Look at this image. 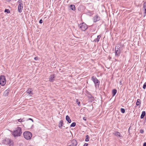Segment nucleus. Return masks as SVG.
I'll return each instance as SVG.
<instances>
[{"label": "nucleus", "mask_w": 146, "mask_h": 146, "mask_svg": "<svg viewBox=\"0 0 146 146\" xmlns=\"http://www.w3.org/2000/svg\"><path fill=\"white\" fill-rule=\"evenodd\" d=\"M122 50V47L121 44L120 43H119L115 48V56L116 57H119Z\"/></svg>", "instance_id": "obj_1"}, {"label": "nucleus", "mask_w": 146, "mask_h": 146, "mask_svg": "<svg viewBox=\"0 0 146 146\" xmlns=\"http://www.w3.org/2000/svg\"><path fill=\"white\" fill-rule=\"evenodd\" d=\"M22 133L21 129L18 127L16 128L15 130L13 132V135L15 137L20 136Z\"/></svg>", "instance_id": "obj_2"}, {"label": "nucleus", "mask_w": 146, "mask_h": 146, "mask_svg": "<svg viewBox=\"0 0 146 146\" xmlns=\"http://www.w3.org/2000/svg\"><path fill=\"white\" fill-rule=\"evenodd\" d=\"M24 138L27 140L30 139L32 136V133L28 131H25L23 133Z\"/></svg>", "instance_id": "obj_3"}, {"label": "nucleus", "mask_w": 146, "mask_h": 146, "mask_svg": "<svg viewBox=\"0 0 146 146\" xmlns=\"http://www.w3.org/2000/svg\"><path fill=\"white\" fill-rule=\"evenodd\" d=\"M91 79L94 82L96 87V88L97 86L98 87L100 84V82L96 78L93 76L92 77Z\"/></svg>", "instance_id": "obj_4"}, {"label": "nucleus", "mask_w": 146, "mask_h": 146, "mask_svg": "<svg viewBox=\"0 0 146 146\" xmlns=\"http://www.w3.org/2000/svg\"><path fill=\"white\" fill-rule=\"evenodd\" d=\"M78 27L79 29L83 31H85L88 28L87 25L84 23L80 24Z\"/></svg>", "instance_id": "obj_5"}, {"label": "nucleus", "mask_w": 146, "mask_h": 146, "mask_svg": "<svg viewBox=\"0 0 146 146\" xmlns=\"http://www.w3.org/2000/svg\"><path fill=\"white\" fill-rule=\"evenodd\" d=\"M6 80L5 77L3 75H1L0 77V84L2 86H4L6 84Z\"/></svg>", "instance_id": "obj_6"}, {"label": "nucleus", "mask_w": 146, "mask_h": 146, "mask_svg": "<svg viewBox=\"0 0 146 146\" xmlns=\"http://www.w3.org/2000/svg\"><path fill=\"white\" fill-rule=\"evenodd\" d=\"M56 76L54 74H53L50 76L49 78V81L51 82H53L55 80Z\"/></svg>", "instance_id": "obj_7"}, {"label": "nucleus", "mask_w": 146, "mask_h": 146, "mask_svg": "<svg viewBox=\"0 0 146 146\" xmlns=\"http://www.w3.org/2000/svg\"><path fill=\"white\" fill-rule=\"evenodd\" d=\"M69 144L72 146H76L77 145V143L76 140L73 139L72 140Z\"/></svg>", "instance_id": "obj_8"}, {"label": "nucleus", "mask_w": 146, "mask_h": 146, "mask_svg": "<svg viewBox=\"0 0 146 146\" xmlns=\"http://www.w3.org/2000/svg\"><path fill=\"white\" fill-rule=\"evenodd\" d=\"M23 8V4H19L18 8V12L19 13L22 12Z\"/></svg>", "instance_id": "obj_9"}, {"label": "nucleus", "mask_w": 146, "mask_h": 146, "mask_svg": "<svg viewBox=\"0 0 146 146\" xmlns=\"http://www.w3.org/2000/svg\"><path fill=\"white\" fill-rule=\"evenodd\" d=\"M100 18L99 17L98 15L95 16L93 19V21L94 22H96L97 21L100 20Z\"/></svg>", "instance_id": "obj_10"}, {"label": "nucleus", "mask_w": 146, "mask_h": 146, "mask_svg": "<svg viewBox=\"0 0 146 146\" xmlns=\"http://www.w3.org/2000/svg\"><path fill=\"white\" fill-rule=\"evenodd\" d=\"M27 93L28 94L29 96H31L33 94V90H32L31 88H29L27 91Z\"/></svg>", "instance_id": "obj_11"}, {"label": "nucleus", "mask_w": 146, "mask_h": 146, "mask_svg": "<svg viewBox=\"0 0 146 146\" xmlns=\"http://www.w3.org/2000/svg\"><path fill=\"white\" fill-rule=\"evenodd\" d=\"M114 135L117 137H119L121 139L123 137L120 134L119 132H116L114 133Z\"/></svg>", "instance_id": "obj_12"}, {"label": "nucleus", "mask_w": 146, "mask_h": 146, "mask_svg": "<svg viewBox=\"0 0 146 146\" xmlns=\"http://www.w3.org/2000/svg\"><path fill=\"white\" fill-rule=\"evenodd\" d=\"M66 119L67 121L69 123H70L71 122V120L70 119L68 115H67L66 116Z\"/></svg>", "instance_id": "obj_13"}, {"label": "nucleus", "mask_w": 146, "mask_h": 146, "mask_svg": "<svg viewBox=\"0 0 146 146\" xmlns=\"http://www.w3.org/2000/svg\"><path fill=\"white\" fill-rule=\"evenodd\" d=\"M70 7L73 11H75L76 9L74 5H70Z\"/></svg>", "instance_id": "obj_14"}, {"label": "nucleus", "mask_w": 146, "mask_h": 146, "mask_svg": "<svg viewBox=\"0 0 146 146\" xmlns=\"http://www.w3.org/2000/svg\"><path fill=\"white\" fill-rule=\"evenodd\" d=\"M141 101L140 99H138L137 100V101L136 103V105L137 106L140 105L141 104Z\"/></svg>", "instance_id": "obj_15"}, {"label": "nucleus", "mask_w": 146, "mask_h": 146, "mask_svg": "<svg viewBox=\"0 0 146 146\" xmlns=\"http://www.w3.org/2000/svg\"><path fill=\"white\" fill-rule=\"evenodd\" d=\"M145 112L144 111H143L142 112V114H141V119H143L144 118L145 116Z\"/></svg>", "instance_id": "obj_16"}, {"label": "nucleus", "mask_w": 146, "mask_h": 146, "mask_svg": "<svg viewBox=\"0 0 146 146\" xmlns=\"http://www.w3.org/2000/svg\"><path fill=\"white\" fill-rule=\"evenodd\" d=\"M63 124V121L62 120H61L59 123V127L60 128H62V124Z\"/></svg>", "instance_id": "obj_17"}, {"label": "nucleus", "mask_w": 146, "mask_h": 146, "mask_svg": "<svg viewBox=\"0 0 146 146\" xmlns=\"http://www.w3.org/2000/svg\"><path fill=\"white\" fill-rule=\"evenodd\" d=\"M9 93V90H5L4 93V95L5 96H7L8 95V94Z\"/></svg>", "instance_id": "obj_18"}, {"label": "nucleus", "mask_w": 146, "mask_h": 146, "mask_svg": "<svg viewBox=\"0 0 146 146\" xmlns=\"http://www.w3.org/2000/svg\"><path fill=\"white\" fill-rule=\"evenodd\" d=\"M5 141H6L7 142V144H10L12 142V141L11 139H6Z\"/></svg>", "instance_id": "obj_19"}, {"label": "nucleus", "mask_w": 146, "mask_h": 146, "mask_svg": "<svg viewBox=\"0 0 146 146\" xmlns=\"http://www.w3.org/2000/svg\"><path fill=\"white\" fill-rule=\"evenodd\" d=\"M117 91L116 89H113L112 90V94L113 96H115L116 94Z\"/></svg>", "instance_id": "obj_20"}, {"label": "nucleus", "mask_w": 146, "mask_h": 146, "mask_svg": "<svg viewBox=\"0 0 146 146\" xmlns=\"http://www.w3.org/2000/svg\"><path fill=\"white\" fill-rule=\"evenodd\" d=\"M90 138L89 136L88 135H87L86 136V141L88 142L89 141V139Z\"/></svg>", "instance_id": "obj_21"}, {"label": "nucleus", "mask_w": 146, "mask_h": 146, "mask_svg": "<svg viewBox=\"0 0 146 146\" xmlns=\"http://www.w3.org/2000/svg\"><path fill=\"white\" fill-rule=\"evenodd\" d=\"M18 120L19 122H23V121H25L24 118L22 119H18Z\"/></svg>", "instance_id": "obj_22"}, {"label": "nucleus", "mask_w": 146, "mask_h": 146, "mask_svg": "<svg viewBox=\"0 0 146 146\" xmlns=\"http://www.w3.org/2000/svg\"><path fill=\"white\" fill-rule=\"evenodd\" d=\"M76 123L75 122L72 123L70 125V127H74L76 126Z\"/></svg>", "instance_id": "obj_23"}, {"label": "nucleus", "mask_w": 146, "mask_h": 146, "mask_svg": "<svg viewBox=\"0 0 146 146\" xmlns=\"http://www.w3.org/2000/svg\"><path fill=\"white\" fill-rule=\"evenodd\" d=\"M78 100L77 99H76V102L77 103L78 106H80V102H78Z\"/></svg>", "instance_id": "obj_24"}, {"label": "nucleus", "mask_w": 146, "mask_h": 146, "mask_svg": "<svg viewBox=\"0 0 146 146\" xmlns=\"http://www.w3.org/2000/svg\"><path fill=\"white\" fill-rule=\"evenodd\" d=\"M143 8L146 10V1L144 3Z\"/></svg>", "instance_id": "obj_25"}, {"label": "nucleus", "mask_w": 146, "mask_h": 146, "mask_svg": "<svg viewBox=\"0 0 146 146\" xmlns=\"http://www.w3.org/2000/svg\"><path fill=\"white\" fill-rule=\"evenodd\" d=\"M121 112L122 113H124L125 112V110L123 108H121Z\"/></svg>", "instance_id": "obj_26"}, {"label": "nucleus", "mask_w": 146, "mask_h": 146, "mask_svg": "<svg viewBox=\"0 0 146 146\" xmlns=\"http://www.w3.org/2000/svg\"><path fill=\"white\" fill-rule=\"evenodd\" d=\"M5 12H7V13H9L10 12V11L9 9H5Z\"/></svg>", "instance_id": "obj_27"}, {"label": "nucleus", "mask_w": 146, "mask_h": 146, "mask_svg": "<svg viewBox=\"0 0 146 146\" xmlns=\"http://www.w3.org/2000/svg\"><path fill=\"white\" fill-rule=\"evenodd\" d=\"M99 40V38H96L94 40V42H98Z\"/></svg>", "instance_id": "obj_28"}, {"label": "nucleus", "mask_w": 146, "mask_h": 146, "mask_svg": "<svg viewBox=\"0 0 146 146\" xmlns=\"http://www.w3.org/2000/svg\"><path fill=\"white\" fill-rule=\"evenodd\" d=\"M143 89H145L146 88V82H145L143 85Z\"/></svg>", "instance_id": "obj_29"}, {"label": "nucleus", "mask_w": 146, "mask_h": 146, "mask_svg": "<svg viewBox=\"0 0 146 146\" xmlns=\"http://www.w3.org/2000/svg\"><path fill=\"white\" fill-rule=\"evenodd\" d=\"M22 0H19L18 1V3H19V4H23V3H22Z\"/></svg>", "instance_id": "obj_30"}, {"label": "nucleus", "mask_w": 146, "mask_h": 146, "mask_svg": "<svg viewBox=\"0 0 146 146\" xmlns=\"http://www.w3.org/2000/svg\"><path fill=\"white\" fill-rule=\"evenodd\" d=\"M29 120H31L32 122H33V120L31 118H29L28 119H27V121H28Z\"/></svg>", "instance_id": "obj_31"}, {"label": "nucleus", "mask_w": 146, "mask_h": 146, "mask_svg": "<svg viewBox=\"0 0 146 146\" xmlns=\"http://www.w3.org/2000/svg\"><path fill=\"white\" fill-rule=\"evenodd\" d=\"M42 22H43V21H42V19H40V20L39 21V23H42Z\"/></svg>", "instance_id": "obj_32"}, {"label": "nucleus", "mask_w": 146, "mask_h": 146, "mask_svg": "<svg viewBox=\"0 0 146 146\" xmlns=\"http://www.w3.org/2000/svg\"><path fill=\"white\" fill-rule=\"evenodd\" d=\"M34 59L35 60H38V58L37 57H35L34 58Z\"/></svg>", "instance_id": "obj_33"}, {"label": "nucleus", "mask_w": 146, "mask_h": 146, "mask_svg": "<svg viewBox=\"0 0 146 146\" xmlns=\"http://www.w3.org/2000/svg\"><path fill=\"white\" fill-rule=\"evenodd\" d=\"M101 37V36L100 35H98L97 36V38L100 39V38Z\"/></svg>", "instance_id": "obj_34"}, {"label": "nucleus", "mask_w": 146, "mask_h": 146, "mask_svg": "<svg viewBox=\"0 0 146 146\" xmlns=\"http://www.w3.org/2000/svg\"><path fill=\"white\" fill-rule=\"evenodd\" d=\"M143 130L141 129L140 130V133H143Z\"/></svg>", "instance_id": "obj_35"}, {"label": "nucleus", "mask_w": 146, "mask_h": 146, "mask_svg": "<svg viewBox=\"0 0 146 146\" xmlns=\"http://www.w3.org/2000/svg\"><path fill=\"white\" fill-rule=\"evenodd\" d=\"M88 145V144L85 143L84 144V146H87Z\"/></svg>", "instance_id": "obj_36"}, {"label": "nucleus", "mask_w": 146, "mask_h": 146, "mask_svg": "<svg viewBox=\"0 0 146 146\" xmlns=\"http://www.w3.org/2000/svg\"><path fill=\"white\" fill-rule=\"evenodd\" d=\"M83 119L85 121H86V118L85 117H83Z\"/></svg>", "instance_id": "obj_37"}, {"label": "nucleus", "mask_w": 146, "mask_h": 146, "mask_svg": "<svg viewBox=\"0 0 146 146\" xmlns=\"http://www.w3.org/2000/svg\"><path fill=\"white\" fill-rule=\"evenodd\" d=\"M143 146H146V142H145L143 143Z\"/></svg>", "instance_id": "obj_38"}, {"label": "nucleus", "mask_w": 146, "mask_h": 146, "mask_svg": "<svg viewBox=\"0 0 146 146\" xmlns=\"http://www.w3.org/2000/svg\"><path fill=\"white\" fill-rule=\"evenodd\" d=\"M144 14H145V16H144V17H145L146 15V10H145V9Z\"/></svg>", "instance_id": "obj_39"}, {"label": "nucleus", "mask_w": 146, "mask_h": 146, "mask_svg": "<svg viewBox=\"0 0 146 146\" xmlns=\"http://www.w3.org/2000/svg\"><path fill=\"white\" fill-rule=\"evenodd\" d=\"M7 1H11V0H6Z\"/></svg>", "instance_id": "obj_40"}, {"label": "nucleus", "mask_w": 146, "mask_h": 146, "mask_svg": "<svg viewBox=\"0 0 146 146\" xmlns=\"http://www.w3.org/2000/svg\"><path fill=\"white\" fill-rule=\"evenodd\" d=\"M68 146H72V145H70L69 144V145Z\"/></svg>", "instance_id": "obj_41"}, {"label": "nucleus", "mask_w": 146, "mask_h": 146, "mask_svg": "<svg viewBox=\"0 0 146 146\" xmlns=\"http://www.w3.org/2000/svg\"><path fill=\"white\" fill-rule=\"evenodd\" d=\"M28 123V122H27V123Z\"/></svg>", "instance_id": "obj_42"}]
</instances>
